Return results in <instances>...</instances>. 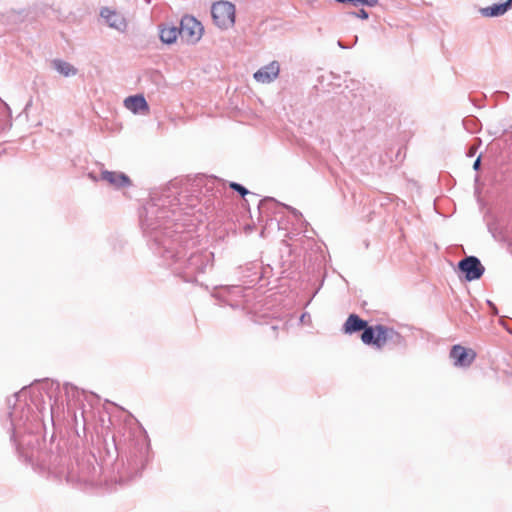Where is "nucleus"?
<instances>
[{
	"label": "nucleus",
	"mask_w": 512,
	"mask_h": 512,
	"mask_svg": "<svg viewBox=\"0 0 512 512\" xmlns=\"http://www.w3.org/2000/svg\"><path fill=\"white\" fill-rule=\"evenodd\" d=\"M178 204V199L172 195L171 187L165 189L160 195L153 193L151 200L144 207L145 214L141 215V225L144 232L156 246V250L166 260H172L176 265L174 270L181 274L185 281H194L197 274L204 273L211 263L212 253L197 251L186 257L181 247L188 235L183 232L171 230L169 225V211L167 206Z\"/></svg>",
	"instance_id": "nucleus-1"
},
{
	"label": "nucleus",
	"mask_w": 512,
	"mask_h": 512,
	"mask_svg": "<svg viewBox=\"0 0 512 512\" xmlns=\"http://www.w3.org/2000/svg\"><path fill=\"white\" fill-rule=\"evenodd\" d=\"M18 395L14 394L12 397L7 399V404L9 407L12 406V410L8 413V417L10 420V424L12 427V435L11 439L17 443L18 446H22L24 444L23 440H19V434L21 425L23 423L24 418L28 419V414H24L25 405L17 404Z\"/></svg>",
	"instance_id": "nucleus-2"
},
{
	"label": "nucleus",
	"mask_w": 512,
	"mask_h": 512,
	"mask_svg": "<svg viewBox=\"0 0 512 512\" xmlns=\"http://www.w3.org/2000/svg\"><path fill=\"white\" fill-rule=\"evenodd\" d=\"M211 14L216 26L227 29L235 22V6L229 1H218L211 7Z\"/></svg>",
	"instance_id": "nucleus-3"
},
{
	"label": "nucleus",
	"mask_w": 512,
	"mask_h": 512,
	"mask_svg": "<svg viewBox=\"0 0 512 512\" xmlns=\"http://www.w3.org/2000/svg\"><path fill=\"white\" fill-rule=\"evenodd\" d=\"M180 37L188 43H197L204 32V27L195 17L185 15L180 21Z\"/></svg>",
	"instance_id": "nucleus-4"
},
{
	"label": "nucleus",
	"mask_w": 512,
	"mask_h": 512,
	"mask_svg": "<svg viewBox=\"0 0 512 512\" xmlns=\"http://www.w3.org/2000/svg\"><path fill=\"white\" fill-rule=\"evenodd\" d=\"M458 269L465 276L467 281L481 278L485 268L476 256H467L458 263Z\"/></svg>",
	"instance_id": "nucleus-5"
},
{
	"label": "nucleus",
	"mask_w": 512,
	"mask_h": 512,
	"mask_svg": "<svg viewBox=\"0 0 512 512\" xmlns=\"http://www.w3.org/2000/svg\"><path fill=\"white\" fill-rule=\"evenodd\" d=\"M89 177L94 181L99 180V178L95 177L92 173H89ZM100 180L107 182L116 189L128 187L131 185L130 178L122 172L102 170Z\"/></svg>",
	"instance_id": "nucleus-6"
},
{
	"label": "nucleus",
	"mask_w": 512,
	"mask_h": 512,
	"mask_svg": "<svg viewBox=\"0 0 512 512\" xmlns=\"http://www.w3.org/2000/svg\"><path fill=\"white\" fill-rule=\"evenodd\" d=\"M450 357L453 359L455 366L468 367L474 361L476 353L471 349L454 345L450 351Z\"/></svg>",
	"instance_id": "nucleus-7"
},
{
	"label": "nucleus",
	"mask_w": 512,
	"mask_h": 512,
	"mask_svg": "<svg viewBox=\"0 0 512 512\" xmlns=\"http://www.w3.org/2000/svg\"><path fill=\"white\" fill-rule=\"evenodd\" d=\"M100 16L106 21L107 25L117 31L124 32L127 28V21L125 17L108 7H104L100 11Z\"/></svg>",
	"instance_id": "nucleus-8"
},
{
	"label": "nucleus",
	"mask_w": 512,
	"mask_h": 512,
	"mask_svg": "<svg viewBox=\"0 0 512 512\" xmlns=\"http://www.w3.org/2000/svg\"><path fill=\"white\" fill-rule=\"evenodd\" d=\"M378 340L381 341V349L388 342L394 344L395 346L404 345V337L399 332H397L393 328L381 324H379Z\"/></svg>",
	"instance_id": "nucleus-9"
},
{
	"label": "nucleus",
	"mask_w": 512,
	"mask_h": 512,
	"mask_svg": "<svg viewBox=\"0 0 512 512\" xmlns=\"http://www.w3.org/2000/svg\"><path fill=\"white\" fill-rule=\"evenodd\" d=\"M279 71L278 62L272 61L256 71L254 73V79L260 83H270L277 78Z\"/></svg>",
	"instance_id": "nucleus-10"
},
{
	"label": "nucleus",
	"mask_w": 512,
	"mask_h": 512,
	"mask_svg": "<svg viewBox=\"0 0 512 512\" xmlns=\"http://www.w3.org/2000/svg\"><path fill=\"white\" fill-rule=\"evenodd\" d=\"M361 335V340L366 345H373L377 349H381V341L378 340L379 337V324L375 326H368V324L363 328Z\"/></svg>",
	"instance_id": "nucleus-11"
},
{
	"label": "nucleus",
	"mask_w": 512,
	"mask_h": 512,
	"mask_svg": "<svg viewBox=\"0 0 512 512\" xmlns=\"http://www.w3.org/2000/svg\"><path fill=\"white\" fill-rule=\"evenodd\" d=\"M512 6V0L504 3L493 4L485 8H481L480 12L484 17H498L504 15Z\"/></svg>",
	"instance_id": "nucleus-12"
},
{
	"label": "nucleus",
	"mask_w": 512,
	"mask_h": 512,
	"mask_svg": "<svg viewBox=\"0 0 512 512\" xmlns=\"http://www.w3.org/2000/svg\"><path fill=\"white\" fill-rule=\"evenodd\" d=\"M125 107L133 113H141L148 110V104L144 96H129L124 101Z\"/></svg>",
	"instance_id": "nucleus-13"
},
{
	"label": "nucleus",
	"mask_w": 512,
	"mask_h": 512,
	"mask_svg": "<svg viewBox=\"0 0 512 512\" xmlns=\"http://www.w3.org/2000/svg\"><path fill=\"white\" fill-rule=\"evenodd\" d=\"M367 325V321L361 319L356 314H351L343 325V331L346 334H353L355 332L362 331Z\"/></svg>",
	"instance_id": "nucleus-14"
},
{
	"label": "nucleus",
	"mask_w": 512,
	"mask_h": 512,
	"mask_svg": "<svg viewBox=\"0 0 512 512\" xmlns=\"http://www.w3.org/2000/svg\"><path fill=\"white\" fill-rule=\"evenodd\" d=\"M180 36L179 27L163 24L160 29V39L165 44H172Z\"/></svg>",
	"instance_id": "nucleus-15"
},
{
	"label": "nucleus",
	"mask_w": 512,
	"mask_h": 512,
	"mask_svg": "<svg viewBox=\"0 0 512 512\" xmlns=\"http://www.w3.org/2000/svg\"><path fill=\"white\" fill-rule=\"evenodd\" d=\"M53 68L65 77L73 76L77 73V69L70 63L56 59L52 62Z\"/></svg>",
	"instance_id": "nucleus-16"
},
{
	"label": "nucleus",
	"mask_w": 512,
	"mask_h": 512,
	"mask_svg": "<svg viewBox=\"0 0 512 512\" xmlns=\"http://www.w3.org/2000/svg\"><path fill=\"white\" fill-rule=\"evenodd\" d=\"M230 188L233 189L234 191H237L242 196L249 194V191L244 186L236 182H231Z\"/></svg>",
	"instance_id": "nucleus-17"
},
{
	"label": "nucleus",
	"mask_w": 512,
	"mask_h": 512,
	"mask_svg": "<svg viewBox=\"0 0 512 512\" xmlns=\"http://www.w3.org/2000/svg\"><path fill=\"white\" fill-rule=\"evenodd\" d=\"M350 15L364 19V20L368 19V17H369L368 12L364 9H360L358 12H351Z\"/></svg>",
	"instance_id": "nucleus-18"
},
{
	"label": "nucleus",
	"mask_w": 512,
	"mask_h": 512,
	"mask_svg": "<svg viewBox=\"0 0 512 512\" xmlns=\"http://www.w3.org/2000/svg\"><path fill=\"white\" fill-rule=\"evenodd\" d=\"M377 4H378V0H359V5L375 7Z\"/></svg>",
	"instance_id": "nucleus-19"
},
{
	"label": "nucleus",
	"mask_w": 512,
	"mask_h": 512,
	"mask_svg": "<svg viewBox=\"0 0 512 512\" xmlns=\"http://www.w3.org/2000/svg\"><path fill=\"white\" fill-rule=\"evenodd\" d=\"M284 207H285L287 210H289V211L293 214V216H294V217H296V218H298V219H301V218H302V214H301V212H300L299 210H297V209H295V208H293V207H291V206H288V205H284Z\"/></svg>",
	"instance_id": "nucleus-20"
},
{
	"label": "nucleus",
	"mask_w": 512,
	"mask_h": 512,
	"mask_svg": "<svg viewBox=\"0 0 512 512\" xmlns=\"http://www.w3.org/2000/svg\"><path fill=\"white\" fill-rule=\"evenodd\" d=\"M338 3H351L354 6L359 5V0H335Z\"/></svg>",
	"instance_id": "nucleus-21"
},
{
	"label": "nucleus",
	"mask_w": 512,
	"mask_h": 512,
	"mask_svg": "<svg viewBox=\"0 0 512 512\" xmlns=\"http://www.w3.org/2000/svg\"><path fill=\"white\" fill-rule=\"evenodd\" d=\"M0 104L2 105L3 109L7 112L8 116H10L11 115L10 107L5 102H3L1 99H0Z\"/></svg>",
	"instance_id": "nucleus-22"
},
{
	"label": "nucleus",
	"mask_w": 512,
	"mask_h": 512,
	"mask_svg": "<svg viewBox=\"0 0 512 512\" xmlns=\"http://www.w3.org/2000/svg\"><path fill=\"white\" fill-rule=\"evenodd\" d=\"M487 304L490 307V309L492 310L493 314H497L498 313L497 308H496V306H495V304L493 302H491L490 300H487Z\"/></svg>",
	"instance_id": "nucleus-23"
},
{
	"label": "nucleus",
	"mask_w": 512,
	"mask_h": 512,
	"mask_svg": "<svg viewBox=\"0 0 512 512\" xmlns=\"http://www.w3.org/2000/svg\"><path fill=\"white\" fill-rule=\"evenodd\" d=\"M480 165H481V158L478 157L475 161H474V164H473V169L474 170H478L480 168Z\"/></svg>",
	"instance_id": "nucleus-24"
},
{
	"label": "nucleus",
	"mask_w": 512,
	"mask_h": 512,
	"mask_svg": "<svg viewBox=\"0 0 512 512\" xmlns=\"http://www.w3.org/2000/svg\"><path fill=\"white\" fill-rule=\"evenodd\" d=\"M338 46L342 49H346L347 46H345L341 41H338Z\"/></svg>",
	"instance_id": "nucleus-25"
},
{
	"label": "nucleus",
	"mask_w": 512,
	"mask_h": 512,
	"mask_svg": "<svg viewBox=\"0 0 512 512\" xmlns=\"http://www.w3.org/2000/svg\"><path fill=\"white\" fill-rule=\"evenodd\" d=\"M233 289H236L237 291H241V289L238 286L233 287Z\"/></svg>",
	"instance_id": "nucleus-26"
},
{
	"label": "nucleus",
	"mask_w": 512,
	"mask_h": 512,
	"mask_svg": "<svg viewBox=\"0 0 512 512\" xmlns=\"http://www.w3.org/2000/svg\"><path fill=\"white\" fill-rule=\"evenodd\" d=\"M358 41V36H355V39H354V44H356Z\"/></svg>",
	"instance_id": "nucleus-27"
},
{
	"label": "nucleus",
	"mask_w": 512,
	"mask_h": 512,
	"mask_svg": "<svg viewBox=\"0 0 512 512\" xmlns=\"http://www.w3.org/2000/svg\"><path fill=\"white\" fill-rule=\"evenodd\" d=\"M171 212H172V214H173V215H175L176 210H175V209H173V210H171Z\"/></svg>",
	"instance_id": "nucleus-28"
}]
</instances>
